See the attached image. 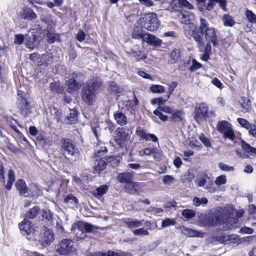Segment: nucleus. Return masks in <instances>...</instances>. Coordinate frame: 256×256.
I'll use <instances>...</instances> for the list:
<instances>
[{"instance_id": "nucleus-17", "label": "nucleus", "mask_w": 256, "mask_h": 256, "mask_svg": "<svg viewBox=\"0 0 256 256\" xmlns=\"http://www.w3.org/2000/svg\"><path fill=\"white\" fill-rule=\"evenodd\" d=\"M142 41L154 46H160L162 44V40L160 39L149 34H144Z\"/></svg>"}, {"instance_id": "nucleus-61", "label": "nucleus", "mask_w": 256, "mask_h": 256, "mask_svg": "<svg viewBox=\"0 0 256 256\" xmlns=\"http://www.w3.org/2000/svg\"><path fill=\"white\" fill-rule=\"evenodd\" d=\"M192 18V14H182L181 20L182 22L186 24L189 22L190 20H191Z\"/></svg>"}, {"instance_id": "nucleus-45", "label": "nucleus", "mask_w": 256, "mask_h": 256, "mask_svg": "<svg viewBox=\"0 0 256 256\" xmlns=\"http://www.w3.org/2000/svg\"><path fill=\"white\" fill-rule=\"evenodd\" d=\"M42 216L44 218H45L48 222L52 220V216L50 210H42Z\"/></svg>"}, {"instance_id": "nucleus-2", "label": "nucleus", "mask_w": 256, "mask_h": 256, "mask_svg": "<svg viewBox=\"0 0 256 256\" xmlns=\"http://www.w3.org/2000/svg\"><path fill=\"white\" fill-rule=\"evenodd\" d=\"M199 26L200 33L204 36L207 42H212L214 46L218 44V38L216 29L210 26L206 20L200 18Z\"/></svg>"}, {"instance_id": "nucleus-13", "label": "nucleus", "mask_w": 256, "mask_h": 256, "mask_svg": "<svg viewBox=\"0 0 256 256\" xmlns=\"http://www.w3.org/2000/svg\"><path fill=\"white\" fill-rule=\"evenodd\" d=\"M34 32L30 31L26 35V45L27 48L32 49L37 46L40 42L38 38L36 37Z\"/></svg>"}, {"instance_id": "nucleus-6", "label": "nucleus", "mask_w": 256, "mask_h": 256, "mask_svg": "<svg viewBox=\"0 0 256 256\" xmlns=\"http://www.w3.org/2000/svg\"><path fill=\"white\" fill-rule=\"evenodd\" d=\"M196 184L198 186L204 187L210 193H214L216 190L212 180L206 172L201 173L198 175Z\"/></svg>"}, {"instance_id": "nucleus-24", "label": "nucleus", "mask_w": 256, "mask_h": 256, "mask_svg": "<svg viewBox=\"0 0 256 256\" xmlns=\"http://www.w3.org/2000/svg\"><path fill=\"white\" fill-rule=\"evenodd\" d=\"M22 18L24 20H32L37 18L36 14L30 8H26L24 10L22 14Z\"/></svg>"}, {"instance_id": "nucleus-15", "label": "nucleus", "mask_w": 256, "mask_h": 256, "mask_svg": "<svg viewBox=\"0 0 256 256\" xmlns=\"http://www.w3.org/2000/svg\"><path fill=\"white\" fill-rule=\"evenodd\" d=\"M18 106L20 113L24 116L30 113V106L26 100L23 97L18 100Z\"/></svg>"}, {"instance_id": "nucleus-27", "label": "nucleus", "mask_w": 256, "mask_h": 256, "mask_svg": "<svg viewBox=\"0 0 256 256\" xmlns=\"http://www.w3.org/2000/svg\"><path fill=\"white\" fill-rule=\"evenodd\" d=\"M16 186L20 194H24L28 191V188L24 181L20 179L16 183Z\"/></svg>"}, {"instance_id": "nucleus-60", "label": "nucleus", "mask_w": 256, "mask_h": 256, "mask_svg": "<svg viewBox=\"0 0 256 256\" xmlns=\"http://www.w3.org/2000/svg\"><path fill=\"white\" fill-rule=\"evenodd\" d=\"M248 134L252 137L256 138V124H251L248 128Z\"/></svg>"}, {"instance_id": "nucleus-8", "label": "nucleus", "mask_w": 256, "mask_h": 256, "mask_svg": "<svg viewBox=\"0 0 256 256\" xmlns=\"http://www.w3.org/2000/svg\"><path fill=\"white\" fill-rule=\"evenodd\" d=\"M218 130L223 134V138L234 140L236 136L232 128V124L228 122L222 120L219 122L216 126Z\"/></svg>"}, {"instance_id": "nucleus-11", "label": "nucleus", "mask_w": 256, "mask_h": 256, "mask_svg": "<svg viewBox=\"0 0 256 256\" xmlns=\"http://www.w3.org/2000/svg\"><path fill=\"white\" fill-rule=\"evenodd\" d=\"M242 147L244 152L243 154L240 152L238 150H236V154L240 157L248 158L251 156H256V148L252 147L244 142H242Z\"/></svg>"}, {"instance_id": "nucleus-29", "label": "nucleus", "mask_w": 256, "mask_h": 256, "mask_svg": "<svg viewBox=\"0 0 256 256\" xmlns=\"http://www.w3.org/2000/svg\"><path fill=\"white\" fill-rule=\"evenodd\" d=\"M240 104L242 108V111L243 112H248L251 109L250 101L249 99L242 97L240 100Z\"/></svg>"}, {"instance_id": "nucleus-37", "label": "nucleus", "mask_w": 256, "mask_h": 256, "mask_svg": "<svg viewBox=\"0 0 256 256\" xmlns=\"http://www.w3.org/2000/svg\"><path fill=\"white\" fill-rule=\"evenodd\" d=\"M78 113L74 109H70V113L67 116V118L70 123H74L77 121Z\"/></svg>"}, {"instance_id": "nucleus-5", "label": "nucleus", "mask_w": 256, "mask_h": 256, "mask_svg": "<svg viewBox=\"0 0 256 256\" xmlns=\"http://www.w3.org/2000/svg\"><path fill=\"white\" fill-rule=\"evenodd\" d=\"M184 29L186 36L188 38H193L197 42L200 50L202 52L204 50L203 49L204 48V44L202 42V38L200 34L197 31L196 26L192 24H190L184 26Z\"/></svg>"}, {"instance_id": "nucleus-64", "label": "nucleus", "mask_w": 256, "mask_h": 256, "mask_svg": "<svg viewBox=\"0 0 256 256\" xmlns=\"http://www.w3.org/2000/svg\"><path fill=\"white\" fill-rule=\"evenodd\" d=\"M201 66L202 65L200 63L198 62L196 60H192V64L190 66V70L191 71L194 72L196 70L199 69L201 67Z\"/></svg>"}, {"instance_id": "nucleus-52", "label": "nucleus", "mask_w": 256, "mask_h": 256, "mask_svg": "<svg viewBox=\"0 0 256 256\" xmlns=\"http://www.w3.org/2000/svg\"><path fill=\"white\" fill-rule=\"evenodd\" d=\"M154 148H146L139 151V155L141 156H149L152 154Z\"/></svg>"}, {"instance_id": "nucleus-57", "label": "nucleus", "mask_w": 256, "mask_h": 256, "mask_svg": "<svg viewBox=\"0 0 256 256\" xmlns=\"http://www.w3.org/2000/svg\"><path fill=\"white\" fill-rule=\"evenodd\" d=\"M106 152V148L105 146H102L100 148L97 147L94 150V154L96 156H100L104 154Z\"/></svg>"}, {"instance_id": "nucleus-62", "label": "nucleus", "mask_w": 256, "mask_h": 256, "mask_svg": "<svg viewBox=\"0 0 256 256\" xmlns=\"http://www.w3.org/2000/svg\"><path fill=\"white\" fill-rule=\"evenodd\" d=\"M196 1L198 7L200 11L206 9V0H196Z\"/></svg>"}, {"instance_id": "nucleus-53", "label": "nucleus", "mask_w": 256, "mask_h": 256, "mask_svg": "<svg viewBox=\"0 0 256 256\" xmlns=\"http://www.w3.org/2000/svg\"><path fill=\"white\" fill-rule=\"evenodd\" d=\"M48 42L53 43L56 41H58L60 40V36L57 34H50L48 33Z\"/></svg>"}, {"instance_id": "nucleus-36", "label": "nucleus", "mask_w": 256, "mask_h": 256, "mask_svg": "<svg viewBox=\"0 0 256 256\" xmlns=\"http://www.w3.org/2000/svg\"><path fill=\"white\" fill-rule=\"evenodd\" d=\"M108 188L106 185H102L98 188L96 191L94 192V196L96 198L100 197L106 194L108 191Z\"/></svg>"}, {"instance_id": "nucleus-20", "label": "nucleus", "mask_w": 256, "mask_h": 256, "mask_svg": "<svg viewBox=\"0 0 256 256\" xmlns=\"http://www.w3.org/2000/svg\"><path fill=\"white\" fill-rule=\"evenodd\" d=\"M171 114L170 120L173 122H183L184 121V112L182 110H174Z\"/></svg>"}, {"instance_id": "nucleus-26", "label": "nucleus", "mask_w": 256, "mask_h": 256, "mask_svg": "<svg viewBox=\"0 0 256 256\" xmlns=\"http://www.w3.org/2000/svg\"><path fill=\"white\" fill-rule=\"evenodd\" d=\"M138 184L135 182H130L125 186L126 190L130 194H136L138 190Z\"/></svg>"}, {"instance_id": "nucleus-58", "label": "nucleus", "mask_w": 256, "mask_h": 256, "mask_svg": "<svg viewBox=\"0 0 256 256\" xmlns=\"http://www.w3.org/2000/svg\"><path fill=\"white\" fill-rule=\"evenodd\" d=\"M154 114L156 116H158L160 120H161L163 122H166L168 120V117L166 115L163 114L160 110H156L154 111Z\"/></svg>"}, {"instance_id": "nucleus-43", "label": "nucleus", "mask_w": 256, "mask_h": 256, "mask_svg": "<svg viewBox=\"0 0 256 256\" xmlns=\"http://www.w3.org/2000/svg\"><path fill=\"white\" fill-rule=\"evenodd\" d=\"M198 138L206 147H211L212 144L210 138L206 137L204 134H201L199 136Z\"/></svg>"}, {"instance_id": "nucleus-39", "label": "nucleus", "mask_w": 256, "mask_h": 256, "mask_svg": "<svg viewBox=\"0 0 256 256\" xmlns=\"http://www.w3.org/2000/svg\"><path fill=\"white\" fill-rule=\"evenodd\" d=\"M150 91L153 93L162 94L166 92L165 88L161 85L153 84L150 87Z\"/></svg>"}, {"instance_id": "nucleus-30", "label": "nucleus", "mask_w": 256, "mask_h": 256, "mask_svg": "<svg viewBox=\"0 0 256 256\" xmlns=\"http://www.w3.org/2000/svg\"><path fill=\"white\" fill-rule=\"evenodd\" d=\"M180 50L178 49H174L170 54L169 62L170 64H174L176 63L180 58Z\"/></svg>"}, {"instance_id": "nucleus-46", "label": "nucleus", "mask_w": 256, "mask_h": 256, "mask_svg": "<svg viewBox=\"0 0 256 256\" xmlns=\"http://www.w3.org/2000/svg\"><path fill=\"white\" fill-rule=\"evenodd\" d=\"M176 224V222L173 218H167L163 220L162 223V228H166L171 226H174Z\"/></svg>"}, {"instance_id": "nucleus-54", "label": "nucleus", "mask_w": 256, "mask_h": 256, "mask_svg": "<svg viewBox=\"0 0 256 256\" xmlns=\"http://www.w3.org/2000/svg\"><path fill=\"white\" fill-rule=\"evenodd\" d=\"M218 166L219 168L222 171L232 172L234 170V168L233 166H230L222 162H220L218 164Z\"/></svg>"}, {"instance_id": "nucleus-3", "label": "nucleus", "mask_w": 256, "mask_h": 256, "mask_svg": "<svg viewBox=\"0 0 256 256\" xmlns=\"http://www.w3.org/2000/svg\"><path fill=\"white\" fill-rule=\"evenodd\" d=\"M138 23L150 31L157 30L160 25L156 14L152 12L146 14L138 20Z\"/></svg>"}, {"instance_id": "nucleus-51", "label": "nucleus", "mask_w": 256, "mask_h": 256, "mask_svg": "<svg viewBox=\"0 0 256 256\" xmlns=\"http://www.w3.org/2000/svg\"><path fill=\"white\" fill-rule=\"evenodd\" d=\"M152 154L154 160L156 161H160L162 156V152L160 150H158L156 148H154Z\"/></svg>"}, {"instance_id": "nucleus-14", "label": "nucleus", "mask_w": 256, "mask_h": 256, "mask_svg": "<svg viewBox=\"0 0 256 256\" xmlns=\"http://www.w3.org/2000/svg\"><path fill=\"white\" fill-rule=\"evenodd\" d=\"M19 228L22 234L29 235L34 232V228L32 222L27 220L24 219L20 224Z\"/></svg>"}, {"instance_id": "nucleus-18", "label": "nucleus", "mask_w": 256, "mask_h": 256, "mask_svg": "<svg viewBox=\"0 0 256 256\" xmlns=\"http://www.w3.org/2000/svg\"><path fill=\"white\" fill-rule=\"evenodd\" d=\"M136 134L140 138L145 140H152L153 142L158 141L157 137L154 134L146 133L144 130H137Z\"/></svg>"}, {"instance_id": "nucleus-1", "label": "nucleus", "mask_w": 256, "mask_h": 256, "mask_svg": "<svg viewBox=\"0 0 256 256\" xmlns=\"http://www.w3.org/2000/svg\"><path fill=\"white\" fill-rule=\"evenodd\" d=\"M102 83V81L100 78H96L88 81L84 84L82 90V98L88 105H93L96 102L97 94Z\"/></svg>"}, {"instance_id": "nucleus-22", "label": "nucleus", "mask_w": 256, "mask_h": 256, "mask_svg": "<svg viewBox=\"0 0 256 256\" xmlns=\"http://www.w3.org/2000/svg\"><path fill=\"white\" fill-rule=\"evenodd\" d=\"M134 172H122L118 174L117 177L118 180L120 183H129L132 182Z\"/></svg>"}, {"instance_id": "nucleus-50", "label": "nucleus", "mask_w": 256, "mask_h": 256, "mask_svg": "<svg viewBox=\"0 0 256 256\" xmlns=\"http://www.w3.org/2000/svg\"><path fill=\"white\" fill-rule=\"evenodd\" d=\"M238 122L240 125L241 126L248 130L249 126H250V124L246 120L242 118H238L237 119Z\"/></svg>"}, {"instance_id": "nucleus-42", "label": "nucleus", "mask_w": 256, "mask_h": 256, "mask_svg": "<svg viewBox=\"0 0 256 256\" xmlns=\"http://www.w3.org/2000/svg\"><path fill=\"white\" fill-rule=\"evenodd\" d=\"M127 226L130 228H134L140 226L142 225V222L138 220H128L126 222Z\"/></svg>"}, {"instance_id": "nucleus-40", "label": "nucleus", "mask_w": 256, "mask_h": 256, "mask_svg": "<svg viewBox=\"0 0 256 256\" xmlns=\"http://www.w3.org/2000/svg\"><path fill=\"white\" fill-rule=\"evenodd\" d=\"M182 215L186 220H188L195 216L196 212L192 210L186 209L183 210Z\"/></svg>"}, {"instance_id": "nucleus-7", "label": "nucleus", "mask_w": 256, "mask_h": 256, "mask_svg": "<svg viewBox=\"0 0 256 256\" xmlns=\"http://www.w3.org/2000/svg\"><path fill=\"white\" fill-rule=\"evenodd\" d=\"M76 251L74 242L70 238H64L58 244L56 252L60 254L69 256Z\"/></svg>"}, {"instance_id": "nucleus-32", "label": "nucleus", "mask_w": 256, "mask_h": 256, "mask_svg": "<svg viewBox=\"0 0 256 256\" xmlns=\"http://www.w3.org/2000/svg\"><path fill=\"white\" fill-rule=\"evenodd\" d=\"M132 36L135 39H143L144 34H142V27L135 26L132 34Z\"/></svg>"}, {"instance_id": "nucleus-63", "label": "nucleus", "mask_w": 256, "mask_h": 256, "mask_svg": "<svg viewBox=\"0 0 256 256\" xmlns=\"http://www.w3.org/2000/svg\"><path fill=\"white\" fill-rule=\"evenodd\" d=\"M178 3L180 5L184 6L188 9L192 10L193 8V6L186 0H178Z\"/></svg>"}, {"instance_id": "nucleus-28", "label": "nucleus", "mask_w": 256, "mask_h": 256, "mask_svg": "<svg viewBox=\"0 0 256 256\" xmlns=\"http://www.w3.org/2000/svg\"><path fill=\"white\" fill-rule=\"evenodd\" d=\"M184 232L190 237H202L204 233L196 230L184 228Z\"/></svg>"}, {"instance_id": "nucleus-35", "label": "nucleus", "mask_w": 256, "mask_h": 256, "mask_svg": "<svg viewBox=\"0 0 256 256\" xmlns=\"http://www.w3.org/2000/svg\"><path fill=\"white\" fill-rule=\"evenodd\" d=\"M40 210V208L38 206H35L30 209L26 214V217L30 219L34 218L38 214Z\"/></svg>"}, {"instance_id": "nucleus-4", "label": "nucleus", "mask_w": 256, "mask_h": 256, "mask_svg": "<svg viewBox=\"0 0 256 256\" xmlns=\"http://www.w3.org/2000/svg\"><path fill=\"white\" fill-rule=\"evenodd\" d=\"M61 152L66 159L72 160L78 152V150L74 142L70 139L62 138L60 140Z\"/></svg>"}, {"instance_id": "nucleus-44", "label": "nucleus", "mask_w": 256, "mask_h": 256, "mask_svg": "<svg viewBox=\"0 0 256 256\" xmlns=\"http://www.w3.org/2000/svg\"><path fill=\"white\" fill-rule=\"evenodd\" d=\"M246 16L250 22L253 24L256 23V15L252 10H246Z\"/></svg>"}, {"instance_id": "nucleus-16", "label": "nucleus", "mask_w": 256, "mask_h": 256, "mask_svg": "<svg viewBox=\"0 0 256 256\" xmlns=\"http://www.w3.org/2000/svg\"><path fill=\"white\" fill-rule=\"evenodd\" d=\"M72 230L76 234L78 240L84 239L86 236V232L83 230L82 222H77L74 224V226H72Z\"/></svg>"}, {"instance_id": "nucleus-48", "label": "nucleus", "mask_w": 256, "mask_h": 256, "mask_svg": "<svg viewBox=\"0 0 256 256\" xmlns=\"http://www.w3.org/2000/svg\"><path fill=\"white\" fill-rule=\"evenodd\" d=\"M177 86L178 82H172L168 84L167 100H168L170 98L171 94H172L173 92L174 91V89L176 88Z\"/></svg>"}, {"instance_id": "nucleus-34", "label": "nucleus", "mask_w": 256, "mask_h": 256, "mask_svg": "<svg viewBox=\"0 0 256 256\" xmlns=\"http://www.w3.org/2000/svg\"><path fill=\"white\" fill-rule=\"evenodd\" d=\"M222 20L224 23V25L226 26L232 27L235 24L234 20L229 14H224L222 16Z\"/></svg>"}, {"instance_id": "nucleus-59", "label": "nucleus", "mask_w": 256, "mask_h": 256, "mask_svg": "<svg viewBox=\"0 0 256 256\" xmlns=\"http://www.w3.org/2000/svg\"><path fill=\"white\" fill-rule=\"evenodd\" d=\"M133 233L136 236H148L149 234L148 231L143 228L135 230L133 231Z\"/></svg>"}, {"instance_id": "nucleus-31", "label": "nucleus", "mask_w": 256, "mask_h": 256, "mask_svg": "<svg viewBox=\"0 0 256 256\" xmlns=\"http://www.w3.org/2000/svg\"><path fill=\"white\" fill-rule=\"evenodd\" d=\"M107 165L106 162L102 159L96 160L94 163V170L98 172L104 170Z\"/></svg>"}, {"instance_id": "nucleus-49", "label": "nucleus", "mask_w": 256, "mask_h": 256, "mask_svg": "<svg viewBox=\"0 0 256 256\" xmlns=\"http://www.w3.org/2000/svg\"><path fill=\"white\" fill-rule=\"evenodd\" d=\"M82 228L88 232H92L94 229H98L97 226H94L88 222L82 223Z\"/></svg>"}, {"instance_id": "nucleus-41", "label": "nucleus", "mask_w": 256, "mask_h": 256, "mask_svg": "<svg viewBox=\"0 0 256 256\" xmlns=\"http://www.w3.org/2000/svg\"><path fill=\"white\" fill-rule=\"evenodd\" d=\"M109 86L111 90L114 92L121 94L122 92V89L114 81L110 82Z\"/></svg>"}, {"instance_id": "nucleus-38", "label": "nucleus", "mask_w": 256, "mask_h": 256, "mask_svg": "<svg viewBox=\"0 0 256 256\" xmlns=\"http://www.w3.org/2000/svg\"><path fill=\"white\" fill-rule=\"evenodd\" d=\"M193 204L196 206H199L201 205H205L208 204V200L205 197L200 198L198 197H194L193 198Z\"/></svg>"}, {"instance_id": "nucleus-19", "label": "nucleus", "mask_w": 256, "mask_h": 256, "mask_svg": "<svg viewBox=\"0 0 256 256\" xmlns=\"http://www.w3.org/2000/svg\"><path fill=\"white\" fill-rule=\"evenodd\" d=\"M53 56L50 53H46L39 57V60L37 61V64L39 66H48L52 60Z\"/></svg>"}, {"instance_id": "nucleus-12", "label": "nucleus", "mask_w": 256, "mask_h": 256, "mask_svg": "<svg viewBox=\"0 0 256 256\" xmlns=\"http://www.w3.org/2000/svg\"><path fill=\"white\" fill-rule=\"evenodd\" d=\"M236 236L234 235H224L214 236V234L208 238V240L209 242H218L221 244H226L232 240H234Z\"/></svg>"}, {"instance_id": "nucleus-25", "label": "nucleus", "mask_w": 256, "mask_h": 256, "mask_svg": "<svg viewBox=\"0 0 256 256\" xmlns=\"http://www.w3.org/2000/svg\"><path fill=\"white\" fill-rule=\"evenodd\" d=\"M114 117L116 122L120 125L124 126L126 124L127 118L122 112H116L114 114Z\"/></svg>"}, {"instance_id": "nucleus-55", "label": "nucleus", "mask_w": 256, "mask_h": 256, "mask_svg": "<svg viewBox=\"0 0 256 256\" xmlns=\"http://www.w3.org/2000/svg\"><path fill=\"white\" fill-rule=\"evenodd\" d=\"M24 36L22 34H18L15 35V38L14 40V44L20 45L24 42Z\"/></svg>"}, {"instance_id": "nucleus-33", "label": "nucleus", "mask_w": 256, "mask_h": 256, "mask_svg": "<svg viewBox=\"0 0 256 256\" xmlns=\"http://www.w3.org/2000/svg\"><path fill=\"white\" fill-rule=\"evenodd\" d=\"M8 181L7 184L5 185V187L8 190H10L12 188L14 182L15 181V176L12 170H8Z\"/></svg>"}, {"instance_id": "nucleus-23", "label": "nucleus", "mask_w": 256, "mask_h": 256, "mask_svg": "<svg viewBox=\"0 0 256 256\" xmlns=\"http://www.w3.org/2000/svg\"><path fill=\"white\" fill-rule=\"evenodd\" d=\"M43 244H49L54 240V234L50 230H46L42 238Z\"/></svg>"}, {"instance_id": "nucleus-47", "label": "nucleus", "mask_w": 256, "mask_h": 256, "mask_svg": "<svg viewBox=\"0 0 256 256\" xmlns=\"http://www.w3.org/2000/svg\"><path fill=\"white\" fill-rule=\"evenodd\" d=\"M226 182V178L225 175H220L218 176L214 181L215 184L218 186L224 184Z\"/></svg>"}, {"instance_id": "nucleus-56", "label": "nucleus", "mask_w": 256, "mask_h": 256, "mask_svg": "<svg viewBox=\"0 0 256 256\" xmlns=\"http://www.w3.org/2000/svg\"><path fill=\"white\" fill-rule=\"evenodd\" d=\"M174 178L173 176L170 175H166L164 176L162 182L165 184L170 185L173 182Z\"/></svg>"}, {"instance_id": "nucleus-10", "label": "nucleus", "mask_w": 256, "mask_h": 256, "mask_svg": "<svg viewBox=\"0 0 256 256\" xmlns=\"http://www.w3.org/2000/svg\"><path fill=\"white\" fill-rule=\"evenodd\" d=\"M210 114H213L212 112H208V107L204 103H201L195 108L194 118L197 121L209 117Z\"/></svg>"}, {"instance_id": "nucleus-9", "label": "nucleus", "mask_w": 256, "mask_h": 256, "mask_svg": "<svg viewBox=\"0 0 256 256\" xmlns=\"http://www.w3.org/2000/svg\"><path fill=\"white\" fill-rule=\"evenodd\" d=\"M130 135L126 132L124 128H118L114 132V140L116 144L121 146H124L128 140Z\"/></svg>"}, {"instance_id": "nucleus-21", "label": "nucleus", "mask_w": 256, "mask_h": 256, "mask_svg": "<svg viewBox=\"0 0 256 256\" xmlns=\"http://www.w3.org/2000/svg\"><path fill=\"white\" fill-rule=\"evenodd\" d=\"M74 74H72L70 76V78L67 82V91L70 93L76 92L80 88L79 84L76 82V80L74 79Z\"/></svg>"}]
</instances>
